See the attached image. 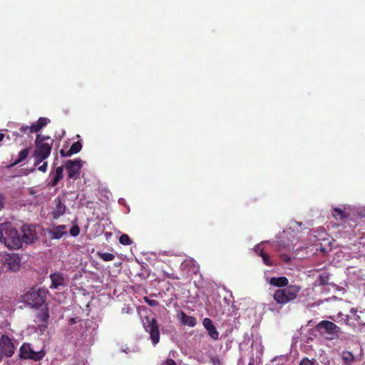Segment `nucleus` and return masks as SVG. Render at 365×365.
Returning a JSON list of instances; mask_svg holds the SVG:
<instances>
[{
    "instance_id": "nucleus-1",
    "label": "nucleus",
    "mask_w": 365,
    "mask_h": 365,
    "mask_svg": "<svg viewBox=\"0 0 365 365\" xmlns=\"http://www.w3.org/2000/svg\"><path fill=\"white\" fill-rule=\"evenodd\" d=\"M0 240L11 250H18L22 246L20 234L9 222L0 224Z\"/></svg>"
},
{
    "instance_id": "nucleus-2",
    "label": "nucleus",
    "mask_w": 365,
    "mask_h": 365,
    "mask_svg": "<svg viewBox=\"0 0 365 365\" xmlns=\"http://www.w3.org/2000/svg\"><path fill=\"white\" fill-rule=\"evenodd\" d=\"M53 140L49 136L38 134L35 140V149L33 157L34 165L38 166L50 155Z\"/></svg>"
},
{
    "instance_id": "nucleus-3",
    "label": "nucleus",
    "mask_w": 365,
    "mask_h": 365,
    "mask_svg": "<svg viewBox=\"0 0 365 365\" xmlns=\"http://www.w3.org/2000/svg\"><path fill=\"white\" fill-rule=\"evenodd\" d=\"M302 287L297 284H290L282 289H277L273 294V299L277 304L284 306L294 301L299 296Z\"/></svg>"
},
{
    "instance_id": "nucleus-4",
    "label": "nucleus",
    "mask_w": 365,
    "mask_h": 365,
    "mask_svg": "<svg viewBox=\"0 0 365 365\" xmlns=\"http://www.w3.org/2000/svg\"><path fill=\"white\" fill-rule=\"evenodd\" d=\"M316 331L319 332L320 336L328 341L336 339L339 336L341 328L331 321L322 320L314 327Z\"/></svg>"
},
{
    "instance_id": "nucleus-5",
    "label": "nucleus",
    "mask_w": 365,
    "mask_h": 365,
    "mask_svg": "<svg viewBox=\"0 0 365 365\" xmlns=\"http://www.w3.org/2000/svg\"><path fill=\"white\" fill-rule=\"evenodd\" d=\"M143 327L145 331L150 334L153 345H157L160 341V328L157 319L154 317H145Z\"/></svg>"
},
{
    "instance_id": "nucleus-6",
    "label": "nucleus",
    "mask_w": 365,
    "mask_h": 365,
    "mask_svg": "<svg viewBox=\"0 0 365 365\" xmlns=\"http://www.w3.org/2000/svg\"><path fill=\"white\" fill-rule=\"evenodd\" d=\"M46 355V351L41 349L35 351L29 343H24L19 349V356L23 359H31L34 361H39Z\"/></svg>"
},
{
    "instance_id": "nucleus-7",
    "label": "nucleus",
    "mask_w": 365,
    "mask_h": 365,
    "mask_svg": "<svg viewBox=\"0 0 365 365\" xmlns=\"http://www.w3.org/2000/svg\"><path fill=\"white\" fill-rule=\"evenodd\" d=\"M46 298V291L43 289L28 292L25 295V301L35 308L41 307L45 303Z\"/></svg>"
},
{
    "instance_id": "nucleus-8",
    "label": "nucleus",
    "mask_w": 365,
    "mask_h": 365,
    "mask_svg": "<svg viewBox=\"0 0 365 365\" xmlns=\"http://www.w3.org/2000/svg\"><path fill=\"white\" fill-rule=\"evenodd\" d=\"M21 266V258L16 253H9L5 255L3 267L6 270L16 272Z\"/></svg>"
},
{
    "instance_id": "nucleus-9",
    "label": "nucleus",
    "mask_w": 365,
    "mask_h": 365,
    "mask_svg": "<svg viewBox=\"0 0 365 365\" xmlns=\"http://www.w3.org/2000/svg\"><path fill=\"white\" fill-rule=\"evenodd\" d=\"M65 168L68 178L76 180L79 176L82 168L81 160L79 158L73 160H68L65 163Z\"/></svg>"
},
{
    "instance_id": "nucleus-10",
    "label": "nucleus",
    "mask_w": 365,
    "mask_h": 365,
    "mask_svg": "<svg viewBox=\"0 0 365 365\" xmlns=\"http://www.w3.org/2000/svg\"><path fill=\"white\" fill-rule=\"evenodd\" d=\"M0 349L1 352L7 357H11L15 350L11 339L6 335H2L0 339Z\"/></svg>"
},
{
    "instance_id": "nucleus-11",
    "label": "nucleus",
    "mask_w": 365,
    "mask_h": 365,
    "mask_svg": "<svg viewBox=\"0 0 365 365\" xmlns=\"http://www.w3.org/2000/svg\"><path fill=\"white\" fill-rule=\"evenodd\" d=\"M37 318L40 324H38V328L41 333H43L48 327L49 319L48 309L47 307L43 309L37 314Z\"/></svg>"
},
{
    "instance_id": "nucleus-12",
    "label": "nucleus",
    "mask_w": 365,
    "mask_h": 365,
    "mask_svg": "<svg viewBox=\"0 0 365 365\" xmlns=\"http://www.w3.org/2000/svg\"><path fill=\"white\" fill-rule=\"evenodd\" d=\"M21 231L23 232L21 237L22 243L31 244L36 239L35 230L32 227L24 225L22 226Z\"/></svg>"
},
{
    "instance_id": "nucleus-13",
    "label": "nucleus",
    "mask_w": 365,
    "mask_h": 365,
    "mask_svg": "<svg viewBox=\"0 0 365 365\" xmlns=\"http://www.w3.org/2000/svg\"><path fill=\"white\" fill-rule=\"evenodd\" d=\"M202 324L205 329L207 331L210 336L213 339H217L219 337V332L217 331L212 322L209 318H205L202 320Z\"/></svg>"
},
{
    "instance_id": "nucleus-14",
    "label": "nucleus",
    "mask_w": 365,
    "mask_h": 365,
    "mask_svg": "<svg viewBox=\"0 0 365 365\" xmlns=\"http://www.w3.org/2000/svg\"><path fill=\"white\" fill-rule=\"evenodd\" d=\"M269 283L272 286L278 287V289H282L289 285L288 278L284 276L272 277L270 278Z\"/></svg>"
},
{
    "instance_id": "nucleus-15",
    "label": "nucleus",
    "mask_w": 365,
    "mask_h": 365,
    "mask_svg": "<svg viewBox=\"0 0 365 365\" xmlns=\"http://www.w3.org/2000/svg\"><path fill=\"white\" fill-rule=\"evenodd\" d=\"M50 278L51 280V288L52 289H57L58 287L64 284L65 279L63 275L61 273L55 272L51 274Z\"/></svg>"
},
{
    "instance_id": "nucleus-16",
    "label": "nucleus",
    "mask_w": 365,
    "mask_h": 365,
    "mask_svg": "<svg viewBox=\"0 0 365 365\" xmlns=\"http://www.w3.org/2000/svg\"><path fill=\"white\" fill-rule=\"evenodd\" d=\"M179 315V319L183 325H187L190 327H194L197 324V319L195 317L189 316L182 311Z\"/></svg>"
},
{
    "instance_id": "nucleus-17",
    "label": "nucleus",
    "mask_w": 365,
    "mask_h": 365,
    "mask_svg": "<svg viewBox=\"0 0 365 365\" xmlns=\"http://www.w3.org/2000/svg\"><path fill=\"white\" fill-rule=\"evenodd\" d=\"M50 122V120L46 118H39V119L34 122L31 126H30V133H37L42 128L46 126L48 123Z\"/></svg>"
},
{
    "instance_id": "nucleus-18",
    "label": "nucleus",
    "mask_w": 365,
    "mask_h": 365,
    "mask_svg": "<svg viewBox=\"0 0 365 365\" xmlns=\"http://www.w3.org/2000/svg\"><path fill=\"white\" fill-rule=\"evenodd\" d=\"M82 149V144L80 141H77L73 143L70 149L65 152L63 150H61L60 153L62 156H71L73 154L78 153L81 151Z\"/></svg>"
},
{
    "instance_id": "nucleus-19",
    "label": "nucleus",
    "mask_w": 365,
    "mask_h": 365,
    "mask_svg": "<svg viewBox=\"0 0 365 365\" xmlns=\"http://www.w3.org/2000/svg\"><path fill=\"white\" fill-rule=\"evenodd\" d=\"M66 212V205L63 204L60 199L58 200V203L56 204L55 208L52 211V215L53 218L58 219L61 215H63Z\"/></svg>"
},
{
    "instance_id": "nucleus-20",
    "label": "nucleus",
    "mask_w": 365,
    "mask_h": 365,
    "mask_svg": "<svg viewBox=\"0 0 365 365\" xmlns=\"http://www.w3.org/2000/svg\"><path fill=\"white\" fill-rule=\"evenodd\" d=\"M66 227L64 225H59L56 227L55 229L51 230L49 234L51 235L53 239H60L65 234H66Z\"/></svg>"
},
{
    "instance_id": "nucleus-21",
    "label": "nucleus",
    "mask_w": 365,
    "mask_h": 365,
    "mask_svg": "<svg viewBox=\"0 0 365 365\" xmlns=\"http://www.w3.org/2000/svg\"><path fill=\"white\" fill-rule=\"evenodd\" d=\"M29 151H30V148H26L21 150L19 153V158H18V159L14 160L11 164V166L14 167V166L18 165L19 163H20L21 162L24 161V160H26L29 154Z\"/></svg>"
},
{
    "instance_id": "nucleus-22",
    "label": "nucleus",
    "mask_w": 365,
    "mask_h": 365,
    "mask_svg": "<svg viewBox=\"0 0 365 365\" xmlns=\"http://www.w3.org/2000/svg\"><path fill=\"white\" fill-rule=\"evenodd\" d=\"M341 358L346 364L350 365L354 361V356L351 351H343Z\"/></svg>"
},
{
    "instance_id": "nucleus-23",
    "label": "nucleus",
    "mask_w": 365,
    "mask_h": 365,
    "mask_svg": "<svg viewBox=\"0 0 365 365\" xmlns=\"http://www.w3.org/2000/svg\"><path fill=\"white\" fill-rule=\"evenodd\" d=\"M333 216L336 219L344 220V219L346 218L348 215L341 208L335 207L334 209Z\"/></svg>"
},
{
    "instance_id": "nucleus-24",
    "label": "nucleus",
    "mask_w": 365,
    "mask_h": 365,
    "mask_svg": "<svg viewBox=\"0 0 365 365\" xmlns=\"http://www.w3.org/2000/svg\"><path fill=\"white\" fill-rule=\"evenodd\" d=\"M98 255L99 257L105 262L112 261L115 259L114 255L109 252H98Z\"/></svg>"
},
{
    "instance_id": "nucleus-25",
    "label": "nucleus",
    "mask_w": 365,
    "mask_h": 365,
    "mask_svg": "<svg viewBox=\"0 0 365 365\" xmlns=\"http://www.w3.org/2000/svg\"><path fill=\"white\" fill-rule=\"evenodd\" d=\"M259 255L262 257L263 262L266 265H267V266H272V265H274V263L270 259V257H269V255H267V253L264 252L262 250L260 251Z\"/></svg>"
},
{
    "instance_id": "nucleus-26",
    "label": "nucleus",
    "mask_w": 365,
    "mask_h": 365,
    "mask_svg": "<svg viewBox=\"0 0 365 365\" xmlns=\"http://www.w3.org/2000/svg\"><path fill=\"white\" fill-rule=\"evenodd\" d=\"M63 178V176L58 175L56 173H53V178L49 181L48 185L50 187H55L58 183L59 180Z\"/></svg>"
},
{
    "instance_id": "nucleus-27",
    "label": "nucleus",
    "mask_w": 365,
    "mask_h": 365,
    "mask_svg": "<svg viewBox=\"0 0 365 365\" xmlns=\"http://www.w3.org/2000/svg\"><path fill=\"white\" fill-rule=\"evenodd\" d=\"M119 242L123 245H130L132 244V240L130 237L126 234H123L119 238Z\"/></svg>"
},
{
    "instance_id": "nucleus-28",
    "label": "nucleus",
    "mask_w": 365,
    "mask_h": 365,
    "mask_svg": "<svg viewBox=\"0 0 365 365\" xmlns=\"http://www.w3.org/2000/svg\"><path fill=\"white\" fill-rule=\"evenodd\" d=\"M69 232L70 234L73 236V237H76L79 235L80 233V229H79V227L78 225H73L70 230H69Z\"/></svg>"
},
{
    "instance_id": "nucleus-29",
    "label": "nucleus",
    "mask_w": 365,
    "mask_h": 365,
    "mask_svg": "<svg viewBox=\"0 0 365 365\" xmlns=\"http://www.w3.org/2000/svg\"><path fill=\"white\" fill-rule=\"evenodd\" d=\"M145 302L150 307H156L159 304V302L155 299H150L147 297H144Z\"/></svg>"
},
{
    "instance_id": "nucleus-30",
    "label": "nucleus",
    "mask_w": 365,
    "mask_h": 365,
    "mask_svg": "<svg viewBox=\"0 0 365 365\" xmlns=\"http://www.w3.org/2000/svg\"><path fill=\"white\" fill-rule=\"evenodd\" d=\"M329 277L327 275H320L319 277V284L325 285L328 284Z\"/></svg>"
},
{
    "instance_id": "nucleus-31",
    "label": "nucleus",
    "mask_w": 365,
    "mask_h": 365,
    "mask_svg": "<svg viewBox=\"0 0 365 365\" xmlns=\"http://www.w3.org/2000/svg\"><path fill=\"white\" fill-rule=\"evenodd\" d=\"M163 276L166 278L171 279H179V277L175 275L174 273H168L166 272H163Z\"/></svg>"
},
{
    "instance_id": "nucleus-32",
    "label": "nucleus",
    "mask_w": 365,
    "mask_h": 365,
    "mask_svg": "<svg viewBox=\"0 0 365 365\" xmlns=\"http://www.w3.org/2000/svg\"><path fill=\"white\" fill-rule=\"evenodd\" d=\"M299 365H313V361L307 357H304L299 364Z\"/></svg>"
},
{
    "instance_id": "nucleus-33",
    "label": "nucleus",
    "mask_w": 365,
    "mask_h": 365,
    "mask_svg": "<svg viewBox=\"0 0 365 365\" xmlns=\"http://www.w3.org/2000/svg\"><path fill=\"white\" fill-rule=\"evenodd\" d=\"M282 261L289 262L291 261V257L287 254H282L279 256Z\"/></svg>"
},
{
    "instance_id": "nucleus-34",
    "label": "nucleus",
    "mask_w": 365,
    "mask_h": 365,
    "mask_svg": "<svg viewBox=\"0 0 365 365\" xmlns=\"http://www.w3.org/2000/svg\"><path fill=\"white\" fill-rule=\"evenodd\" d=\"M160 365H177L176 362L172 359H167L165 361H163Z\"/></svg>"
},
{
    "instance_id": "nucleus-35",
    "label": "nucleus",
    "mask_w": 365,
    "mask_h": 365,
    "mask_svg": "<svg viewBox=\"0 0 365 365\" xmlns=\"http://www.w3.org/2000/svg\"><path fill=\"white\" fill-rule=\"evenodd\" d=\"M47 168H48L47 162H43V165H41V166H39L38 168V170L42 173H45L47 170Z\"/></svg>"
},
{
    "instance_id": "nucleus-36",
    "label": "nucleus",
    "mask_w": 365,
    "mask_h": 365,
    "mask_svg": "<svg viewBox=\"0 0 365 365\" xmlns=\"http://www.w3.org/2000/svg\"><path fill=\"white\" fill-rule=\"evenodd\" d=\"M63 166H59V167H57L54 171L55 173L58 174V175H60L61 176L63 177Z\"/></svg>"
},
{
    "instance_id": "nucleus-37",
    "label": "nucleus",
    "mask_w": 365,
    "mask_h": 365,
    "mask_svg": "<svg viewBox=\"0 0 365 365\" xmlns=\"http://www.w3.org/2000/svg\"><path fill=\"white\" fill-rule=\"evenodd\" d=\"M20 131L22 133H26L28 131L30 132V126H28V125L21 126V128H20Z\"/></svg>"
},
{
    "instance_id": "nucleus-38",
    "label": "nucleus",
    "mask_w": 365,
    "mask_h": 365,
    "mask_svg": "<svg viewBox=\"0 0 365 365\" xmlns=\"http://www.w3.org/2000/svg\"><path fill=\"white\" fill-rule=\"evenodd\" d=\"M359 331L365 334V323H359Z\"/></svg>"
},
{
    "instance_id": "nucleus-39",
    "label": "nucleus",
    "mask_w": 365,
    "mask_h": 365,
    "mask_svg": "<svg viewBox=\"0 0 365 365\" xmlns=\"http://www.w3.org/2000/svg\"><path fill=\"white\" fill-rule=\"evenodd\" d=\"M4 203V199L1 195H0V210L3 208Z\"/></svg>"
},
{
    "instance_id": "nucleus-40",
    "label": "nucleus",
    "mask_w": 365,
    "mask_h": 365,
    "mask_svg": "<svg viewBox=\"0 0 365 365\" xmlns=\"http://www.w3.org/2000/svg\"><path fill=\"white\" fill-rule=\"evenodd\" d=\"M4 138V134L0 133V142L2 141Z\"/></svg>"
},
{
    "instance_id": "nucleus-41",
    "label": "nucleus",
    "mask_w": 365,
    "mask_h": 365,
    "mask_svg": "<svg viewBox=\"0 0 365 365\" xmlns=\"http://www.w3.org/2000/svg\"><path fill=\"white\" fill-rule=\"evenodd\" d=\"M351 312L352 313H356V309H351Z\"/></svg>"
},
{
    "instance_id": "nucleus-42",
    "label": "nucleus",
    "mask_w": 365,
    "mask_h": 365,
    "mask_svg": "<svg viewBox=\"0 0 365 365\" xmlns=\"http://www.w3.org/2000/svg\"><path fill=\"white\" fill-rule=\"evenodd\" d=\"M1 359H2V355H1V354L0 353V361H1Z\"/></svg>"
},
{
    "instance_id": "nucleus-43",
    "label": "nucleus",
    "mask_w": 365,
    "mask_h": 365,
    "mask_svg": "<svg viewBox=\"0 0 365 365\" xmlns=\"http://www.w3.org/2000/svg\"><path fill=\"white\" fill-rule=\"evenodd\" d=\"M259 245L256 247V248H255V249H256V251L257 250V249H259Z\"/></svg>"
},
{
    "instance_id": "nucleus-44",
    "label": "nucleus",
    "mask_w": 365,
    "mask_h": 365,
    "mask_svg": "<svg viewBox=\"0 0 365 365\" xmlns=\"http://www.w3.org/2000/svg\"><path fill=\"white\" fill-rule=\"evenodd\" d=\"M248 365H254V364H252V363H249V364H248Z\"/></svg>"
}]
</instances>
